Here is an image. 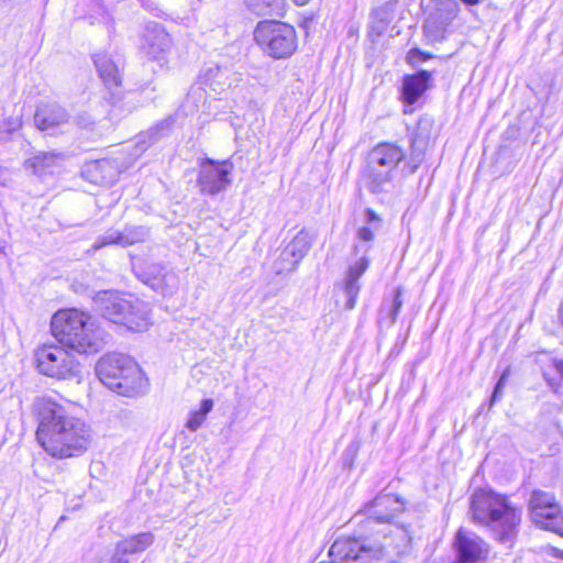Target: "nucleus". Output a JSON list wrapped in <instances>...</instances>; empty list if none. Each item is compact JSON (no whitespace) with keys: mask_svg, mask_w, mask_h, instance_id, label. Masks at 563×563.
Instances as JSON below:
<instances>
[{"mask_svg":"<svg viewBox=\"0 0 563 563\" xmlns=\"http://www.w3.org/2000/svg\"><path fill=\"white\" fill-rule=\"evenodd\" d=\"M33 412L37 420L36 440L55 459L82 455L91 442L90 428L48 396L34 399Z\"/></svg>","mask_w":563,"mask_h":563,"instance_id":"nucleus-1","label":"nucleus"},{"mask_svg":"<svg viewBox=\"0 0 563 563\" xmlns=\"http://www.w3.org/2000/svg\"><path fill=\"white\" fill-rule=\"evenodd\" d=\"M54 338L77 353H97L103 349L107 333L92 318L77 309L59 310L51 321Z\"/></svg>","mask_w":563,"mask_h":563,"instance_id":"nucleus-2","label":"nucleus"},{"mask_svg":"<svg viewBox=\"0 0 563 563\" xmlns=\"http://www.w3.org/2000/svg\"><path fill=\"white\" fill-rule=\"evenodd\" d=\"M96 372L100 382L122 396H136L147 389V378L139 364L128 355L112 353L102 356Z\"/></svg>","mask_w":563,"mask_h":563,"instance_id":"nucleus-3","label":"nucleus"},{"mask_svg":"<svg viewBox=\"0 0 563 563\" xmlns=\"http://www.w3.org/2000/svg\"><path fill=\"white\" fill-rule=\"evenodd\" d=\"M405 156L404 150L393 143H380L371 150L363 172L365 188L377 196L391 194L397 167Z\"/></svg>","mask_w":563,"mask_h":563,"instance_id":"nucleus-4","label":"nucleus"},{"mask_svg":"<svg viewBox=\"0 0 563 563\" xmlns=\"http://www.w3.org/2000/svg\"><path fill=\"white\" fill-rule=\"evenodd\" d=\"M93 303L104 319L130 331H144L151 323L147 306L139 299H126L118 292L104 290L95 296Z\"/></svg>","mask_w":563,"mask_h":563,"instance_id":"nucleus-5","label":"nucleus"},{"mask_svg":"<svg viewBox=\"0 0 563 563\" xmlns=\"http://www.w3.org/2000/svg\"><path fill=\"white\" fill-rule=\"evenodd\" d=\"M353 537H340L331 545L329 555L334 563H372L386 556L388 544L375 537V532L361 529Z\"/></svg>","mask_w":563,"mask_h":563,"instance_id":"nucleus-6","label":"nucleus"},{"mask_svg":"<svg viewBox=\"0 0 563 563\" xmlns=\"http://www.w3.org/2000/svg\"><path fill=\"white\" fill-rule=\"evenodd\" d=\"M254 40L263 52L275 59L290 57L298 41L292 25L276 20H264L254 30Z\"/></svg>","mask_w":563,"mask_h":563,"instance_id":"nucleus-7","label":"nucleus"},{"mask_svg":"<svg viewBox=\"0 0 563 563\" xmlns=\"http://www.w3.org/2000/svg\"><path fill=\"white\" fill-rule=\"evenodd\" d=\"M527 508L529 519L536 527L561 534L563 504L553 492L533 489L530 493Z\"/></svg>","mask_w":563,"mask_h":563,"instance_id":"nucleus-8","label":"nucleus"},{"mask_svg":"<svg viewBox=\"0 0 563 563\" xmlns=\"http://www.w3.org/2000/svg\"><path fill=\"white\" fill-rule=\"evenodd\" d=\"M37 371L56 379H71L80 374V364L65 346L43 344L34 351Z\"/></svg>","mask_w":563,"mask_h":563,"instance_id":"nucleus-9","label":"nucleus"},{"mask_svg":"<svg viewBox=\"0 0 563 563\" xmlns=\"http://www.w3.org/2000/svg\"><path fill=\"white\" fill-rule=\"evenodd\" d=\"M405 503L390 494H379L356 511L351 521L361 529L375 531L377 526L391 525L397 514L404 511Z\"/></svg>","mask_w":563,"mask_h":563,"instance_id":"nucleus-10","label":"nucleus"},{"mask_svg":"<svg viewBox=\"0 0 563 563\" xmlns=\"http://www.w3.org/2000/svg\"><path fill=\"white\" fill-rule=\"evenodd\" d=\"M376 229L371 227H361L356 232L357 244L354 245L355 254H362L361 258L350 266L344 284L343 292L346 297L345 309L351 310L355 307L356 299L361 289L360 278L369 266V260L366 253L371 249V243L374 241Z\"/></svg>","mask_w":563,"mask_h":563,"instance_id":"nucleus-11","label":"nucleus"},{"mask_svg":"<svg viewBox=\"0 0 563 563\" xmlns=\"http://www.w3.org/2000/svg\"><path fill=\"white\" fill-rule=\"evenodd\" d=\"M233 164L225 161H216L209 157L201 159L197 177V186L203 195L216 196L231 185Z\"/></svg>","mask_w":563,"mask_h":563,"instance_id":"nucleus-12","label":"nucleus"},{"mask_svg":"<svg viewBox=\"0 0 563 563\" xmlns=\"http://www.w3.org/2000/svg\"><path fill=\"white\" fill-rule=\"evenodd\" d=\"M520 505L507 495H495V539L500 542L512 541L521 523Z\"/></svg>","mask_w":563,"mask_h":563,"instance_id":"nucleus-13","label":"nucleus"},{"mask_svg":"<svg viewBox=\"0 0 563 563\" xmlns=\"http://www.w3.org/2000/svg\"><path fill=\"white\" fill-rule=\"evenodd\" d=\"M432 120L428 117L419 119L410 139V158L407 164L408 174H413L424 158L426 150L431 137Z\"/></svg>","mask_w":563,"mask_h":563,"instance_id":"nucleus-14","label":"nucleus"},{"mask_svg":"<svg viewBox=\"0 0 563 563\" xmlns=\"http://www.w3.org/2000/svg\"><path fill=\"white\" fill-rule=\"evenodd\" d=\"M457 4L453 1H443L441 7L430 13L424 21L423 31L431 41L444 38V32L450 22L455 18Z\"/></svg>","mask_w":563,"mask_h":563,"instance_id":"nucleus-15","label":"nucleus"},{"mask_svg":"<svg viewBox=\"0 0 563 563\" xmlns=\"http://www.w3.org/2000/svg\"><path fill=\"white\" fill-rule=\"evenodd\" d=\"M454 545L456 559L453 563H477L485 553L483 540L464 529L457 531Z\"/></svg>","mask_w":563,"mask_h":563,"instance_id":"nucleus-16","label":"nucleus"},{"mask_svg":"<svg viewBox=\"0 0 563 563\" xmlns=\"http://www.w3.org/2000/svg\"><path fill=\"white\" fill-rule=\"evenodd\" d=\"M374 532L379 541L388 544L386 556L391 552L397 555H405L411 549V532L405 526L389 525L377 528Z\"/></svg>","mask_w":563,"mask_h":563,"instance_id":"nucleus-17","label":"nucleus"},{"mask_svg":"<svg viewBox=\"0 0 563 563\" xmlns=\"http://www.w3.org/2000/svg\"><path fill=\"white\" fill-rule=\"evenodd\" d=\"M432 71L419 70L402 78L401 99L406 104H415L432 86Z\"/></svg>","mask_w":563,"mask_h":563,"instance_id":"nucleus-18","label":"nucleus"},{"mask_svg":"<svg viewBox=\"0 0 563 563\" xmlns=\"http://www.w3.org/2000/svg\"><path fill=\"white\" fill-rule=\"evenodd\" d=\"M69 120V114L65 108L57 103H43L37 107L34 114V122L37 129L42 131L58 128Z\"/></svg>","mask_w":563,"mask_h":563,"instance_id":"nucleus-19","label":"nucleus"},{"mask_svg":"<svg viewBox=\"0 0 563 563\" xmlns=\"http://www.w3.org/2000/svg\"><path fill=\"white\" fill-rule=\"evenodd\" d=\"M81 174L88 181L99 186L111 185L118 177L117 167L107 158L87 163Z\"/></svg>","mask_w":563,"mask_h":563,"instance_id":"nucleus-20","label":"nucleus"},{"mask_svg":"<svg viewBox=\"0 0 563 563\" xmlns=\"http://www.w3.org/2000/svg\"><path fill=\"white\" fill-rule=\"evenodd\" d=\"M471 512L474 522L489 526L493 522V490L489 487L478 488L471 499Z\"/></svg>","mask_w":563,"mask_h":563,"instance_id":"nucleus-21","label":"nucleus"},{"mask_svg":"<svg viewBox=\"0 0 563 563\" xmlns=\"http://www.w3.org/2000/svg\"><path fill=\"white\" fill-rule=\"evenodd\" d=\"M64 161L65 155L62 152H38L24 162V167L34 175L43 176L54 173L63 165Z\"/></svg>","mask_w":563,"mask_h":563,"instance_id":"nucleus-22","label":"nucleus"},{"mask_svg":"<svg viewBox=\"0 0 563 563\" xmlns=\"http://www.w3.org/2000/svg\"><path fill=\"white\" fill-rule=\"evenodd\" d=\"M170 40L168 34L161 26H155L153 30H147L144 35L142 49L154 60H162L164 53L168 49Z\"/></svg>","mask_w":563,"mask_h":563,"instance_id":"nucleus-23","label":"nucleus"},{"mask_svg":"<svg viewBox=\"0 0 563 563\" xmlns=\"http://www.w3.org/2000/svg\"><path fill=\"white\" fill-rule=\"evenodd\" d=\"M313 236L305 229L299 231L295 238L284 249V257L292 256V262L288 268H297L298 264L309 252Z\"/></svg>","mask_w":563,"mask_h":563,"instance_id":"nucleus-24","label":"nucleus"},{"mask_svg":"<svg viewBox=\"0 0 563 563\" xmlns=\"http://www.w3.org/2000/svg\"><path fill=\"white\" fill-rule=\"evenodd\" d=\"M95 66L100 78L109 87H118L121 85V74L119 66L107 54H96L93 56Z\"/></svg>","mask_w":563,"mask_h":563,"instance_id":"nucleus-25","label":"nucleus"},{"mask_svg":"<svg viewBox=\"0 0 563 563\" xmlns=\"http://www.w3.org/2000/svg\"><path fill=\"white\" fill-rule=\"evenodd\" d=\"M154 542V536L151 532H142L131 538L121 540L117 543L115 549L119 554H134L143 552Z\"/></svg>","mask_w":563,"mask_h":563,"instance_id":"nucleus-26","label":"nucleus"},{"mask_svg":"<svg viewBox=\"0 0 563 563\" xmlns=\"http://www.w3.org/2000/svg\"><path fill=\"white\" fill-rule=\"evenodd\" d=\"M247 8L257 15L283 18L286 13V0H245Z\"/></svg>","mask_w":563,"mask_h":563,"instance_id":"nucleus-27","label":"nucleus"},{"mask_svg":"<svg viewBox=\"0 0 563 563\" xmlns=\"http://www.w3.org/2000/svg\"><path fill=\"white\" fill-rule=\"evenodd\" d=\"M397 1L390 0L373 11V30L377 34L386 31L388 24L394 20Z\"/></svg>","mask_w":563,"mask_h":563,"instance_id":"nucleus-28","label":"nucleus"},{"mask_svg":"<svg viewBox=\"0 0 563 563\" xmlns=\"http://www.w3.org/2000/svg\"><path fill=\"white\" fill-rule=\"evenodd\" d=\"M212 408L213 400L210 398L203 399L200 404V408L190 413L186 422V427L190 431H197L202 426L203 421L207 418V415L212 410Z\"/></svg>","mask_w":563,"mask_h":563,"instance_id":"nucleus-29","label":"nucleus"},{"mask_svg":"<svg viewBox=\"0 0 563 563\" xmlns=\"http://www.w3.org/2000/svg\"><path fill=\"white\" fill-rule=\"evenodd\" d=\"M121 233V246L126 247L135 243L144 242L148 236V229L143 225L126 227Z\"/></svg>","mask_w":563,"mask_h":563,"instance_id":"nucleus-30","label":"nucleus"},{"mask_svg":"<svg viewBox=\"0 0 563 563\" xmlns=\"http://www.w3.org/2000/svg\"><path fill=\"white\" fill-rule=\"evenodd\" d=\"M404 305L402 300V287L398 286L394 290V295L390 301L385 300L382 309L387 310L389 317V323L394 324Z\"/></svg>","mask_w":563,"mask_h":563,"instance_id":"nucleus-31","label":"nucleus"},{"mask_svg":"<svg viewBox=\"0 0 563 563\" xmlns=\"http://www.w3.org/2000/svg\"><path fill=\"white\" fill-rule=\"evenodd\" d=\"M108 245H119L121 246V233L117 230H109L103 235H100L96 239L92 244V249L95 251L100 250Z\"/></svg>","mask_w":563,"mask_h":563,"instance_id":"nucleus-32","label":"nucleus"},{"mask_svg":"<svg viewBox=\"0 0 563 563\" xmlns=\"http://www.w3.org/2000/svg\"><path fill=\"white\" fill-rule=\"evenodd\" d=\"M432 56L419 48H411L406 56L407 63L412 67H418L420 63L430 59Z\"/></svg>","mask_w":563,"mask_h":563,"instance_id":"nucleus-33","label":"nucleus"},{"mask_svg":"<svg viewBox=\"0 0 563 563\" xmlns=\"http://www.w3.org/2000/svg\"><path fill=\"white\" fill-rule=\"evenodd\" d=\"M292 256L284 257V250L282 251L279 257L274 263V269L276 274H285V273H291L296 268H288L292 262Z\"/></svg>","mask_w":563,"mask_h":563,"instance_id":"nucleus-34","label":"nucleus"},{"mask_svg":"<svg viewBox=\"0 0 563 563\" xmlns=\"http://www.w3.org/2000/svg\"><path fill=\"white\" fill-rule=\"evenodd\" d=\"M74 122L80 129H91L95 125L93 118L86 111L77 113L74 118Z\"/></svg>","mask_w":563,"mask_h":563,"instance_id":"nucleus-35","label":"nucleus"},{"mask_svg":"<svg viewBox=\"0 0 563 563\" xmlns=\"http://www.w3.org/2000/svg\"><path fill=\"white\" fill-rule=\"evenodd\" d=\"M512 383V373L510 368H507L503 372L499 380L495 385V398L497 394L500 393L507 385Z\"/></svg>","mask_w":563,"mask_h":563,"instance_id":"nucleus-36","label":"nucleus"},{"mask_svg":"<svg viewBox=\"0 0 563 563\" xmlns=\"http://www.w3.org/2000/svg\"><path fill=\"white\" fill-rule=\"evenodd\" d=\"M365 216H366V222L368 224H372L374 229H378L380 219L376 214V212L373 211L372 209H367L365 212Z\"/></svg>","mask_w":563,"mask_h":563,"instance_id":"nucleus-37","label":"nucleus"},{"mask_svg":"<svg viewBox=\"0 0 563 563\" xmlns=\"http://www.w3.org/2000/svg\"><path fill=\"white\" fill-rule=\"evenodd\" d=\"M99 563H129V561L115 550L110 558L102 559Z\"/></svg>","mask_w":563,"mask_h":563,"instance_id":"nucleus-38","label":"nucleus"},{"mask_svg":"<svg viewBox=\"0 0 563 563\" xmlns=\"http://www.w3.org/2000/svg\"><path fill=\"white\" fill-rule=\"evenodd\" d=\"M21 124H22L21 123V119L19 117H16V118H9L7 120V131L9 133H11V132L18 130L21 126Z\"/></svg>","mask_w":563,"mask_h":563,"instance_id":"nucleus-39","label":"nucleus"},{"mask_svg":"<svg viewBox=\"0 0 563 563\" xmlns=\"http://www.w3.org/2000/svg\"><path fill=\"white\" fill-rule=\"evenodd\" d=\"M551 366L560 374L563 378V358H554L551 362Z\"/></svg>","mask_w":563,"mask_h":563,"instance_id":"nucleus-40","label":"nucleus"},{"mask_svg":"<svg viewBox=\"0 0 563 563\" xmlns=\"http://www.w3.org/2000/svg\"><path fill=\"white\" fill-rule=\"evenodd\" d=\"M544 378H545V380L548 382V384H549L551 387H553V388H555V389H558V388H559V386H560L559 382H558V380H556V378H555L554 376H552L550 373L544 372Z\"/></svg>","mask_w":563,"mask_h":563,"instance_id":"nucleus-41","label":"nucleus"},{"mask_svg":"<svg viewBox=\"0 0 563 563\" xmlns=\"http://www.w3.org/2000/svg\"><path fill=\"white\" fill-rule=\"evenodd\" d=\"M8 181V177L5 170L0 167V185L5 186Z\"/></svg>","mask_w":563,"mask_h":563,"instance_id":"nucleus-42","label":"nucleus"},{"mask_svg":"<svg viewBox=\"0 0 563 563\" xmlns=\"http://www.w3.org/2000/svg\"><path fill=\"white\" fill-rule=\"evenodd\" d=\"M297 5H305L307 4L310 0H292Z\"/></svg>","mask_w":563,"mask_h":563,"instance_id":"nucleus-43","label":"nucleus"},{"mask_svg":"<svg viewBox=\"0 0 563 563\" xmlns=\"http://www.w3.org/2000/svg\"><path fill=\"white\" fill-rule=\"evenodd\" d=\"M104 13H106V15H104V20H106V22H107V23L112 22V19H111V16H110V13L108 12V10H106V11H104Z\"/></svg>","mask_w":563,"mask_h":563,"instance_id":"nucleus-44","label":"nucleus"},{"mask_svg":"<svg viewBox=\"0 0 563 563\" xmlns=\"http://www.w3.org/2000/svg\"><path fill=\"white\" fill-rule=\"evenodd\" d=\"M467 4H475L478 0H464Z\"/></svg>","mask_w":563,"mask_h":563,"instance_id":"nucleus-45","label":"nucleus"},{"mask_svg":"<svg viewBox=\"0 0 563 563\" xmlns=\"http://www.w3.org/2000/svg\"><path fill=\"white\" fill-rule=\"evenodd\" d=\"M488 406L489 408L493 406V394L488 398Z\"/></svg>","mask_w":563,"mask_h":563,"instance_id":"nucleus-46","label":"nucleus"},{"mask_svg":"<svg viewBox=\"0 0 563 563\" xmlns=\"http://www.w3.org/2000/svg\"><path fill=\"white\" fill-rule=\"evenodd\" d=\"M562 556H563V553H562Z\"/></svg>","mask_w":563,"mask_h":563,"instance_id":"nucleus-47","label":"nucleus"}]
</instances>
